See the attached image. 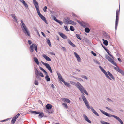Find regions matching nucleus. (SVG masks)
<instances>
[{"label": "nucleus", "instance_id": "obj_1", "mask_svg": "<svg viewBox=\"0 0 124 124\" xmlns=\"http://www.w3.org/2000/svg\"><path fill=\"white\" fill-rule=\"evenodd\" d=\"M33 3L35 7L38 14L40 17L47 24V22L45 18L40 13L39 10V7L38 3L35 0L33 1Z\"/></svg>", "mask_w": 124, "mask_h": 124}, {"label": "nucleus", "instance_id": "obj_2", "mask_svg": "<svg viewBox=\"0 0 124 124\" xmlns=\"http://www.w3.org/2000/svg\"><path fill=\"white\" fill-rule=\"evenodd\" d=\"M100 111L103 114L109 117H111L112 116L115 118L121 124H124L122 121L118 117L113 115H111L103 111L100 109Z\"/></svg>", "mask_w": 124, "mask_h": 124}, {"label": "nucleus", "instance_id": "obj_3", "mask_svg": "<svg viewBox=\"0 0 124 124\" xmlns=\"http://www.w3.org/2000/svg\"><path fill=\"white\" fill-rule=\"evenodd\" d=\"M120 14V9L117 10L116 12V21L115 24V29L116 30L117 26H118V21L119 20V15Z\"/></svg>", "mask_w": 124, "mask_h": 124}, {"label": "nucleus", "instance_id": "obj_4", "mask_svg": "<svg viewBox=\"0 0 124 124\" xmlns=\"http://www.w3.org/2000/svg\"><path fill=\"white\" fill-rule=\"evenodd\" d=\"M81 97L84 102L87 108L89 109H90V108L91 106L89 105L88 102L85 97L83 95H81Z\"/></svg>", "mask_w": 124, "mask_h": 124}, {"label": "nucleus", "instance_id": "obj_5", "mask_svg": "<svg viewBox=\"0 0 124 124\" xmlns=\"http://www.w3.org/2000/svg\"><path fill=\"white\" fill-rule=\"evenodd\" d=\"M41 62L48 69L51 73H52L53 71L51 68L49 64L47 63H45L42 61H41Z\"/></svg>", "mask_w": 124, "mask_h": 124}, {"label": "nucleus", "instance_id": "obj_6", "mask_svg": "<svg viewBox=\"0 0 124 124\" xmlns=\"http://www.w3.org/2000/svg\"><path fill=\"white\" fill-rule=\"evenodd\" d=\"M99 67L100 68L101 70L105 75L106 77L109 79L110 80H111V78H110L108 76V74H107V73L105 70L100 66H99Z\"/></svg>", "mask_w": 124, "mask_h": 124}, {"label": "nucleus", "instance_id": "obj_7", "mask_svg": "<svg viewBox=\"0 0 124 124\" xmlns=\"http://www.w3.org/2000/svg\"><path fill=\"white\" fill-rule=\"evenodd\" d=\"M81 92L83 94L82 95H84V92L87 95H88V94L87 92L86 91L84 87L82 86L81 85V86H80V87L79 89Z\"/></svg>", "mask_w": 124, "mask_h": 124}, {"label": "nucleus", "instance_id": "obj_8", "mask_svg": "<svg viewBox=\"0 0 124 124\" xmlns=\"http://www.w3.org/2000/svg\"><path fill=\"white\" fill-rule=\"evenodd\" d=\"M70 83L71 84L75 85L78 89H80V86L81 85L79 82H77V83H76L73 81H70Z\"/></svg>", "mask_w": 124, "mask_h": 124}, {"label": "nucleus", "instance_id": "obj_9", "mask_svg": "<svg viewBox=\"0 0 124 124\" xmlns=\"http://www.w3.org/2000/svg\"><path fill=\"white\" fill-rule=\"evenodd\" d=\"M20 115V114L18 113L12 118L11 122V124H14L16 120L17 119Z\"/></svg>", "mask_w": 124, "mask_h": 124}, {"label": "nucleus", "instance_id": "obj_10", "mask_svg": "<svg viewBox=\"0 0 124 124\" xmlns=\"http://www.w3.org/2000/svg\"><path fill=\"white\" fill-rule=\"evenodd\" d=\"M21 27L23 31H27V28L23 21L22 20H21Z\"/></svg>", "mask_w": 124, "mask_h": 124}, {"label": "nucleus", "instance_id": "obj_11", "mask_svg": "<svg viewBox=\"0 0 124 124\" xmlns=\"http://www.w3.org/2000/svg\"><path fill=\"white\" fill-rule=\"evenodd\" d=\"M39 74H38V73L35 74V77L38 80H40L41 79V78H40V76L42 77H43L44 75L42 72L40 73Z\"/></svg>", "mask_w": 124, "mask_h": 124}, {"label": "nucleus", "instance_id": "obj_12", "mask_svg": "<svg viewBox=\"0 0 124 124\" xmlns=\"http://www.w3.org/2000/svg\"><path fill=\"white\" fill-rule=\"evenodd\" d=\"M36 46V45L35 44H33L30 46V52H34V48Z\"/></svg>", "mask_w": 124, "mask_h": 124}, {"label": "nucleus", "instance_id": "obj_13", "mask_svg": "<svg viewBox=\"0 0 124 124\" xmlns=\"http://www.w3.org/2000/svg\"><path fill=\"white\" fill-rule=\"evenodd\" d=\"M78 22L80 25L84 28H85L87 27H88L89 26L88 24H86L85 23L83 22H80L79 21H78Z\"/></svg>", "mask_w": 124, "mask_h": 124}, {"label": "nucleus", "instance_id": "obj_14", "mask_svg": "<svg viewBox=\"0 0 124 124\" xmlns=\"http://www.w3.org/2000/svg\"><path fill=\"white\" fill-rule=\"evenodd\" d=\"M58 33L60 36L62 38L64 39H67V37L64 34L59 32H58Z\"/></svg>", "mask_w": 124, "mask_h": 124}, {"label": "nucleus", "instance_id": "obj_15", "mask_svg": "<svg viewBox=\"0 0 124 124\" xmlns=\"http://www.w3.org/2000/svg\"><path fill=\"white\" fill-rule=\"evenodd\" d=\"M83 116L85 120L86 121L88 122L89 123H91V121L89 119L86 115L85 114H83Z\"/></svg>", "mask_w": 124, "mask_h": 124}, {"label": "nucleus", "instance_id": "obj_16", "mask_svg": "<svg viewBox=\"0 0 124 124\" xmlns=\"http://www.w3.org/2000/svg\"><path fill=\"white\" fill-rule=\"evenodd\" d=\"M74 54L79 62H80L81 61V58L79 55L75 52H74Z\"/></svg>", "mask_w": 124, "mask_h": 124}, {"label": "nucleus", "instance_id": "obj_17", "mask_svg": "<svg viewBox=\"0 0 124 124\" xmlns=\"http://www.w3.org/2000/svg\"><path fill=\"white\" fill-rule=\"evenodd\" d=\"M90 109H91V110L95 115L98 116H99V114L95 111L93 108L92 106H91L90 107Z\"/></svg>", "mask_w": 124, "mask_h": 124}, {"label": "nucleus", "instance_id": "obj_18", "mask_svg": "<svg viewBox=\"0 0 124 124\" xmlns=\"http://www.w3.org/2000/svg\"><path fill=\"white\" fill-rule=\"evenodd\" d=\"M57 74L59 80L62 82L63 80H64L62 78L61 74H60V73H58V72H57Z\"/></svg>", "mask_w": 124, "mask_h": 124}, {"label": "nucleus", "instance_id": "obj_19", "mask_svg": "<svg viewBox=\"0 0 124 124\" xmlns=\"http://www.w3.org/2000/svg\"><path fill=\"white\" fill-rule=\"evenodd\" d=\"M71 20L69 18H67L64 20V22L66 24H70V23Z\"/></svg>", "mask_w": 124, "mask_h": 124}, {"label": "nucleus", "instance_id": "obj_20", "mask_svg": "<svg viewBox=\"0 0 124 124\" xmlns=\"http://www.w3.org/2000/svg\"><path fill=\"white\" fill-rule=\"evenodd\" d=\"M107 74L110 78H111L112 79L114 80H115V77L109 71H107Z\"/></svg>", "mask_w": 124, "mask_h": 124}, {"label": "nucleus", "instance_id": "obj_21", "mask_svg": "<svg viewBox=\"0 0 124 124\" xmlns=\"http://www.w3.org/2000/svg\"><path fill=\"white\" fill-rule=\"evenodd\" d=\"M43 57L46 59V61H51V59L49 57L47 56L45 54L43 55Z\"/></svg>", "mask_w": 124, "mask_h": 124}, {"label": "nucleus", "instance_id": "obj_22", "mask_svg": "<svg viewBox=\"0 0 124 124\" xmlns=\"http://www.w3.org/2000/svg\"><path fill=\"white\" fill-rule=\"evenodd\" d=\"M39 68L40 69L42 70L43 72L46 75V76H48V74L47 72L45 70L42 68L40 66L39 67Z\"/></svg>", "mask_w": 124, "mask_h": 124}, {"label": "nucleus", "instance_id": "obj_23", "mask_svg": "<svg viewBox=\"0 0 124 124\" xmlns=\"http://www.w3.org/2000/svg\"><path fill=\"white\" fill-rule=\"evenodd\" d=\"M62 100L64 102H66L68 103H69L71 102L70 101L69 99L66 98H63L62 99Z\"/></svg>", "mask_w": 124, "mask_h": 124}, {"label": "nucleus", "instance_id": "obj_24", "mask_svg": "<svg viewBox=\"0 0 124 124\" xmlns=\"http://www.w3.org/2000/svg\"><path fill=\"white\" fill-rule=\"evenodd\" d=\"M45 107L47 109L49 110L52 108V105L50 104H47L46 106Z\"/></svg>", "mask_w": 124, "mask_h": 124}, {"label": "nucleus", "instance_id": "obj_25", "mask_svg": "<svg viewBox=\"0 0 124 124\" xmlns=\"http://www.w3.org/2000/svg\"><path fill=\"white\" fill-rule=\"evenodd\" d=\"M20 1L23 4V5L26 8H28V5L25 3L24 0H20Z\"/></svg>", "mask_w": 124, "mask_h": 124}, {"label": "nucleus", "instance_id": "obj_26", "mask_svg": "<svg viewBox=\"0 0 124 124\" xmlns=\"http://www.w3.org/2000/svg\"><path fill=\"white\" fill-rule=\"evenodd\" d=\"M68 43L71 45L73 47H76V46L71 41V40L69 39H68Z\"/></svg>", "mask_w": 124, "mask_h": 124}, {"label": "nucleus", "instance_id": "obj_27", "mask_svg": "<svg viewBox=\"0 0 124 124\" xmlns=\"http://www.w3.org/2000/svg\"><path fill=\"white\" fill-rule=\"evenodd\" d=\"M29 112L31 114H38L40 113L39 111H36L32 110H30Z\"/></svg>", "mask_w": 124, "mask_h": 124}, {"label": "nucleus", "instance_id": "obj_28", "mask_svg": "<svg viewBox=\"0 0 124 124\" xmlns=\"http://www.w3.org/2000/svg\"><path fill=\"white\" fill-rule=\"evenodd\" d=\"M38 117L40 118H42L44 116V114L43 113L40 112V113L39 114Z\"/></svg>", "mask_w": 124, "mask_h": 124}, {"label": "nucleus", "instance_id": "obj_29", "mask_svg": "<svg viewBox=\"0 0 124 124\" xmlns=\"http://www.w3.org/2000/svg\"><path fill=\"white\" fill-rule=\"evenodd\" d=\"M34 60L35 63L38 65L39 64V62L38 59L36 57H35L34 58Z\"/></svg>", "mask_w": 124, "mask_h": 124}, {"label": "nucleus", "instance_id": "obj_30", "mask_svg": "<svg viewBox=\"0 0 124 124\" xmlns=\"http://www.w3.org/2000/svg\"><path fill=\"white\" fill-rule=\"evenodd\" d=\"M103 33V35L104 36L107 38H109L110 37L108 34L105 31Z\"/></svg>", "mask_w": 124, "mask_h": 124}, {"label": "nucleus", "instance_id": "obj_31", "mask_svg": "<svg viewBox=\"0 0 124 124\" xmlns=\"http://www.w3.org/2000/svg\"><path fill=\"white\" fill-rule=\"evenodd\" d=\"M105 57L106 58L108 59L109 62L112 60V59L108 55L106 54L105 55Z\"/></svg>", "mask_w": 124, "mask_h": 124}, {"label": "nucleus", "instance_id": "obj_32", "mask_svg": "<svg viewBox=\"0 0 124 124\" xmlns=\"http://www.w3.org/2000/svg\"><path fill=\"white\" fill-rule=\"evenodd\" d=\"M34 71H35V74H36L38 73V74H39V73L40 72H41L40 71H39L38 70H37V69L35 67L34 68Z\"/></svg>", "mask_w": 124, "mask_h": 124}, {"label": "nucleus", "instance_id": "obj_33", "mask_svg": "<svg viewBox=\"0 0 124 124\" xmlns=\"http://www.w3.org/2000/svg\"><path fill=\"white\" fill-rule=\"evenodd\" d=\"M62 82L64 83V84L65 85L67 86L68 87H70V84L69 83L65 82L64 80H63Z\"/></svg>", "mask_w": 124, "mask_h": 124}, {"label": "nucleus", "instance_id": "obj_34", "mask_svg": "<svg viewBox=\"0 0 124 124\" xmlns=\"http://www.w3.org/2000/svg\"><path fill=\"white\" fill-rule=\"evenodd\" d=\"M23 32L26 36L29 37L30 36V34L29 31H23Z\"/></svg>", "mask_w": 124, "mask_h": 124}, {"label": "nucleus", "instance_id": "obj_35", "mask_svg": "<svg viewBox=\"0 0 124 124\" xmlns=\"http://www.w3.org/2000/svg\"><path fill=\"white\" fill-rule=\"evenodd\" d=\"M110 62L113 65L116 66H117V65L116 63L112 59V60H111Z\"/></svg>", "mask_w": 124, "mask_h": 124}, {"label": "nucleus", "instance_id": "obj_36", "mask_svg": "<svg viewBox=\"0 0 124 124\" xmlns=\"http://www.w3.org/2000/svg\"><path fill=\"white\" fill-rule=\"evenodd\" d=\"M45 79L47 82L49 81H50V78L48 75L46 76Z\"/></svg>", "mask_w": 124, "mask_h": 124}, {"label": "nucleus", "instance_id": "obj_37", "mask_svg": "<svg viewBox=\"0 0 124 124\" xmlns=\"http://www.w3.org/2000/svg\"><path fill=\"white\" fill-rule=\"evenodd\" d=\"M47 43L48 44L49 46H51V43L49 39H47Z\"/></svg>", "mask_w": 124, "mask_h": 124}, {"label": "nucleus", "instance_id": "obj_38", "mask_svg": "<svg viewBox=\"0 0 124 124\" xmlns=\"http://www.w3.org/2000/svg\"><path fill=\"white\" fill-rule=\"evenodd\" d=\"M100 122L102 124H111L109 123L105 122L103 120L100 121Z\"/></svg>", "mask_w": 124, "mask_h": 124}, {"label": "nucleus", "instance_id": "obj_39", "mask_svg": "<svg viewBox=\"0 0 124 124\" xmlns=\"http://www.w3.org/2000/svg\"><path fill=\"white\" fill-rule=\"evenodd\" d=\"M103 43L106 46H107L108 45V42L107 40H104V39H103Z\"/></svg>", "mask_w": 124, "mask_h": 124}, {"label": "nucleus", "instance_id": "obj_40", "mask_svg": "<svg viewBox=\"0 0 124 124\" xmlns=\"http://www.w3.org/2000/svg\"><path fill=\"white\" fill-rule=\"evenodd\" d=\"M116 67H115L114 68V69L116 70L118 72L120 71V69L119 67L118 66H116Z\"/></svg>", "mask_w": 124, "mask_h": 124}, {"label": "nucleus", "instance_id": "obj_41", "mask_svg": "<svg viewBox=\"0 0 124 124\" xmlns=\"http://www.w3.org/2000/svg\"><path fill=\"white\" fill-rule=\"evenodd\" d=\"M76 36L77 38L78 39L80 40H81V38L80 36V35L78 34H76Z\"/></svg>", "mask_w": 124, "mask_h": 124}, {"label": "nucleus", "instance_id": "obj_42", "mask_svg": "<svg viewBox=\"0 0 124 124\" xmlns=\"http://www.w3.org/2000/svg\"><path fill=\"white\" fill-rule=\"evenodd\" d=\"M106 51L107 52L108 54L111 57H112L113 56L111 55V54L110 53L108 49H107L106 50Z\"/></svg>", "mask_w": 124, "mask_h": 124}, {"label": "nucleus", "instance_id": "obj_43", "mask_svg": "<svg viewBox=\"0 0 124 124\" xmlns=\"http://www.w3.org/2000/svg\"><path fill=\"white\" fill-rule=\"evenodd\" d=\"M57 22L59 23L60 25H62L63 24V22L60 20H58L57 21Z\"/></svg>", "mask_w": 124, "mask_h": 124}, {"label": "nucleus", "instance_id": "obj_44", "mask_svg": "<svg viewBox=\"0 0 124 124\" xmlns=\"http://www.w3.org/2000/svg\"><path fill=\"white\" fill-rule=\"evenodd\" d=\"M119 72L121 73L122 75L124 76V71L122 70L121 69Z\"/></svg>", "mask_w": 124, "mask_h": 124}, {"label": "nucleus", "instance_id": "obj_45", "mask_svg": "<svg viewBox=\"0 0 124 124\" xmlns=\"http://www.w3.org/2000/svg\"><path fill=\"white\" fill-rule=\"evenodd\" d=\"M71 24L73 25H76V23L73 21L71 20L70 21V23Z\"/></svg>", "mask_w": 124, "mask_h": 124}, {"label": "nucleus", "instance_id": "obj_46", "mask_svg": "<svg viewBox=\"0 0 124 124\" xmlns=\"http://www.w3.org/2000/svg\"><path fill=\"white\" fill-rule=\"evenodd\" d=\"M94 62L96 63L98 65L100 64V62H99L97 60H94Z\"/></svg>", "mask_w": 124, "mask_h": 124}, {"label": "nucleus", "instance_id": "obj_47", "mask_svg": "<svg viewBox=\"0 0 124 124\" xmlns=\"http://www.w3.org/2000/svg\"><path fill=\"white\" fill-rule=\"evenodd\" d=\"M10 118H8L6 119H4V120H2L0 121V122H3L4 121H8V120H9Z\"/></svg>", "mask_w": 124, "mask_h": 124}, {"label": "nucleus", "instance_id": "obj_48", "mask_svg": "<svg viewBox=\"0 0 124 124\" xmlns=\"http://www.w3.org/2000/svg\"><path fill=\"white\" fill-rule=\"evenodd\" d=\"M47 9V6H45L43 10L44 12H45L46 11V10Z\"/></svg>", "mask_w": 124, "mask_h": 124}, {"label": "nucleus", "instance_id": "obj_49", "mask_svg": "<svg viewBox=\"0 0 124 124\" xmlns=\"http://www.w3.org/2000/svg\"><path fill=\"white\" fill-rule=\"evenodd\" d=\"M91 53L94 56H96L97 55L93 51L91 52Z\"/></svg>", "mask_w": 124, "mask_h": 124}, {"label": "nucleus", "instance_id": "obj_50", "mask_svg": "<svg viewBox=\"0 0 124 124\" xmlns=\"http://www.w3.org/2000/svg\"><path fill=\"white\" fill-rule=\"evenodd\" d=\"M34 83L36 85H38V82L37 80H35L34 82Z\"/></svg>", "mask_w": 124, "mask_h": 124}, {"label": "nucleus", "instance_id": "obj_51", "mask_svg": "<svg viewBox=\"0 0 124 124\" xmlns=\"http://www.w3.org/2000/svg\"><path fill=\"white\" fill-rule=\"evenodd\" d=\"M81 77L82 78H84L85 79H86V80H87L88 79L87 77L86 76H85L82 75L81 76Z\"/></svg>", "mask_w": 124, "mask_h": 124}, {"label": "nucleus", "instance_id": "obj_52", "mask_svg": "<svg viewBox=\"0 0 124 124\" xmlns=\"http://www.w3.org/2000/svg\"><path fill=\"white\" fill-rule=\"evenodd\" d=\"M107 100L109 102H113V101L111 100V99L109 98H108L107 99Z\"/></svg>", "mask_w": 124, "mask_h": 124}, {"label": "nucleus", "instance_id": "obj_53", "mask_svg": "<svg viewBox=\"0 0 124 124\" xmlns=\"http://www.w3.org/2000/svg\"><path fill=\"white\" fill-rule=\"evenodd\" d=\"M62 105H63L66 108H68L67 105L66 103H63L62 104Z\"/></svg>", "mask_w": 124, "mask_h": 124}, {"label": "nucleus", "instance_id": "obj_54", "mask_svg": "<svg viewBox=\"0 0 124 124\" xmlns=\"http://www.w3.org/2000/svg\"><path fill=\"white\" fill-rule=\"evenodd\" d=\"M70 30L72 31H73L74 30V27L72 26H70Z\"/></svg>", "mask_w": 124, "mask_h": 124}, {"label": "nucleus", "instance_id": "obj_55", "mask_svg": "<svg viewBox=\"0 0 124 124\" xmlns=\"http://www.w3.org/2000/svg\"><path fill=\"white\" fill-rule=\"evenodd\" d=\"M85 31H90V30L89 28L86 27L85 29Z\"/></svg>", "mask_w": 124, "mask_h": 124}, {"label": "nucleus", "instance_id": "obj_56", "mask_svg": "<svg viewBox=\"0 0 124 124\" xmlns=\"http://www.w3.org/2000/svg\"><path fill=\"white\" fill-rule=\"evenodd\" d=\"M50 54L51 55H55V54L54 53H53L52 52H50Z\"/></svg>", "mask_w": 124, "mask_h": 124}, {"label": "nucleus", "instance_id": "obj_57", "mask_svg": "<svg viewBox=\"0 0 124 124\" xmlns=\"http://www.w3.org/2000/svg\"><path fill=\"white\" fill-rule=\"evenodd\" d=\"M53 18H54V19L55 20L56 22H57V21L58 20L57 19L56 17L55 16H53Z\"/></svg>", "mask_w": 124, "mask_h": 124}, {"label": "nucleus", "instance_id": "obj_58", "mask_svg": "<svg viewBox=\"0 0 124 124\" xmlns=\"http://www.w3.org/2000/svg\"><path fill=\"white\" fill-rule=\"evenodd\" d=\"M105 108L106 109H108L109 111H112L111 110V109L110 108H109L107 107H105Z\"/></svg>", "mask_w": 124, "mask_h": 124}, {"label": "nucleus", "instance_id": "obj_59", "mask_svg": "<svg viewBox=\"0 0 124 124\" xmlns=\"http://www.w3.org/2000/svg\"><path fill=\"white\" fill-rule=\"evenodd\" d=\"M13 18L15 20V22L17 23V19L16 17V16L15 17H14Z\"/></svg>", "mask_w": 124, "mask_h": 124}, {"label": "nucleus", "instance_id": "obj_60", "mask_svg": "<svg viewBox=\"0 0 124 124\" xmlns=\"http://www.w3.org/2000/svg\"><path fill=\"white\" fill-rule=\"evenodd\" d=\"M77 79L80 81H83V80H82L80 78H78Z\"/></svg>", "mask_w": 124, "mask_h": 124}, {"label": "nucleus", "instance_id": "obj_61", "mask_svg": "<svg viewBox=\"0 0 124 124\" xmlns=\"http://www.w3.org/2000/svg\"><path fill=\"white\" fill-rule=\"evenodd\" d=\"M28 43L29 45H30L32 43V42L30 40H28Z\"/></svg>", "mask_w": 124, "mask_h": 124}, {"label": "nucleus", "instance_id": "obj_62", "mask_svg": "<svg viewBox=\"0 0 124 124\" xmlns=\"http://www.w3.org/2000/svg\"><path fill=\"white\" fill-rule=\"evenodd\" d=\"M62 49H63V50L64 51H65V52L66 51V48L65 47H62Z\"/></svg>", "mask_w": 124, "mask_h": 124}, {"label": "nucleus", "instance_id": "obj_63", "mask_svg": "<svg viewBox=\"0 0 124 124\" xmlns=\"http://www.w3.org/2000/svg\"><path fill=\"white\" fill-rule=\"evenodd\" d=\"M34 49H35L36 52H37L38 51V48L37 46H36L35 47V48H34Z\"/></svg>", "mask_w": 124, "mask_h": 124}, {"label": "nucleus", "instance_id": "obj_64", "mask_svg": "<svg viewBox=\"0 0 124 124\" xmlns=\"http://www.w3.org/2000/svg\"><path fill=\"white\" fill-rule=\"evenodd\" d=\"M11 16L13 18H14V17H15L16 16L15 14H11Z\"/></svg>", "mask_w": 124, "mask_h": 124}]
</instances>
